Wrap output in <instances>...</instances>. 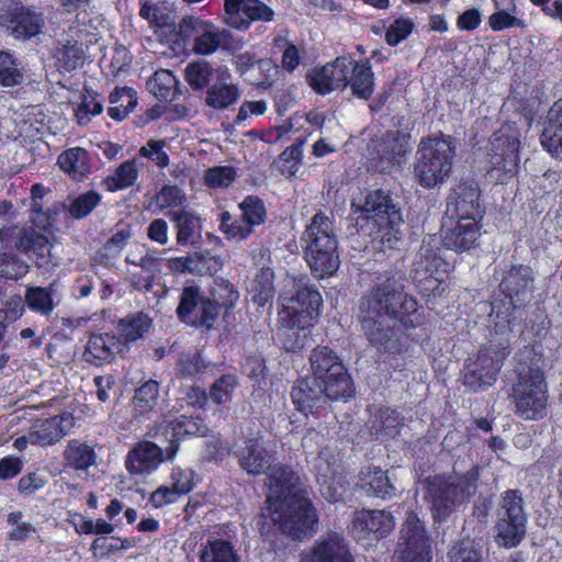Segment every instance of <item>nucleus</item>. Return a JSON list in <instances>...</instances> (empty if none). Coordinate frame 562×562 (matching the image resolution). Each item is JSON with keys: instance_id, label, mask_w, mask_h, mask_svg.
<instances>
[{"instance_id": "nucleus-26", "label": "nucleus", "mask_w": 562, "mask_h": 562, "mask_svg": "<svg viewBox=\"0 0 562 562\" xmlns=\"http://www.w3.org/2000/svg\"><path fill=\"white\" fill-rule=\"evenodd\" d=\"M294 408L304 416L316 415L327 397L321 387H314L307 378L297 379L290 392Z\"/></svg>"}, {"instance_id": "nucleus-48", "label": "nucleus", "mask_w": 562, "mask_h": 562, "mask_svg": "<svg viewBox=\"0 0 562 562\" xmlns=\"http://www.w3.org/2000/svg\"><path fill=\"white\" fill-rule=\"evenodd\" d=\"M0 239L7 246H14L19 250L27 252L34 248L35 229L33 225L3 227L0 229Z\"/></svg>"}, {"instance_id": "nucleus-40", "label": "nucleus", "mask_w": 562, "mask_h": 562, "mask_svg": "<svg viewBox=\"0 0 562 562\" xmlns=\"http://www.w3.org/2000/svg\"><path fill=\"white\" fill-rule=\"evenodd\" d=\"M148 90L160 101L170 102L181 94L180 83L169 69H158L147 81Z\"/></svg>"}, {"instance_id": "nucleus-56", "label": "nucleus", "mask_w": 562, "mask_h": 562, "mask_svg": "<svg viewBox=\"0 0 562 562\" xmlns=\"http://www.w3.org/2000/svg\"><path fill=\"white\" fill-rule=\"evenodd\" d=\"M220 221V231L225 235L228 240L238 239L245 240L247 239L254 231L248 226L244 218H233L232 214L228 211H223L218 216Z\"/></svg>"}, {"instance_id": "nucleus-31", "label": "nucleus", "mask_w": 562, "mask_h": 562, "mask_svg": "<svg viewBox=\"0 0 562 562\" xmlns=\"http://www.w3.org/2000/svg\"><path fill=\"white\" fill-rule=\"evenodd\" d=\"M303 252L312 274L317 279L333 277L340 267L338 246H333L331 249L317 248L313 251L304 250Z\"/></svg>"}, {"instance_id": "nucleus-27", "label": "nucleus", "mask_w": 562, "mask_h": 562, "mask_svg": "<svg viewBox=\"0 0 562 562\" xmlns=\"http://www.w3.org/2000/svg\"><path fill=\"white\" fill-rule=\"evenodd\" d=\"M74 426L75 417L72 413L67 411H59L43 419L37 418V445H55L64 438Z\"/></svg>"}, {"instance_id": "nucleus-22", "label": "nucleus", "mask_w": 562, "mask_h": 562, "mask_svg": "<svg viewBox=\"0 0 562 562\" xmlns=\"http://www.w3.org/2000/svg\"><path fill=\"white\" fill-rule=\"evenodd\" d=\"M122 351L119 338L114 333L93 330L87 333L82 359L89 364L101 367L112 363L116 355Z\"/></svg>"}, {"instance_id": "nucleus-13", "label": "nucleus", "mask_w": 562, "mask_h": 562, "mask_svg": "<svg viewBox=\"0 0 562 562\" xmlns=\"http://www.w3.org/2000/svg\"><path fill=\"white\" fill-rule=\"evenodd\" d=\"M524 307L520 303L494 291L490 300L477 303L475 310L477 318L491 335H505L519 324Z\"/></svg>"}, {"instance_id": "nucleus-17", "label": "nucleus", "mask_w": 562, "mask_h": 562, "mask_svg": "<svg viewBox=\"0 0 562 562\" xmlns=\"http://www.w3.org/2000/svg\"><path fill=\"white\" fill-rule=\"evenodd\" d=\"M224 260L210 249L167 259L166 267L172 273L196 277H214L222 270Z\"/></svg>"}, {"instance_id": "nucleus-50", "label": "nucleus", "mask_w": 562, "mask_h": 562, "mask_svg": "<svg viewBox=\"0 0 562 562\" xmlns=\"http://www.w3.org/2000/svg\"><path fill=\"white\" fill-rule=\"evenodd\" d=\"M213 74L214 69L209 61H191L184 69V80L193 91H200L210 86Z\"/></svg>"}, {"instance_id": "nucleus-43", "label": "nucleus", "mask_w": 562, "mask_h": 562, "mask_svg": "<svg viewBox=\"0 0 562 562\" xmlns=\"http://www.w3.org/2000/svg\"><path fill=\"white\" fill-rule=\"evenodd\" d=\"M138 179V168L135 159L120 164L111 175L106 176L101 184L109 192L122 191L131 188Z\"/></svg>"}, {"instance_id": "nucleus-19", "label": "nucleus", "mask_w": 562, "mask_h": 562, "mask_svg": "<svg viewBox=\"0 0 562 562\" xmlns=\"http://www.w3.org/2000/svg\"><path fill=\"white\" fill-rule=\"evenodd\" d=\"M481 189L476 181L463 180L459 182L449 195L448 207L457 218L482 220L485 207L480 202Z\"/></svg>"}, {"instance_id": "nucleus-46", "label": "nucleus", "mask_w": 562, "mask_h": 562, "mask_svg": "<svg viewBox=\"0 0 562 562\" xmlns=\"http://www.w3.org/2000/svg\"><path fill=\"white\" fill-rule=\"evenodd\" d=\"M168 428L175 441H181L191 437L205 436L207 427L200 417L181 415L169 422Z\"/></svg>"}, {"instance_id": "nucleus-7", "label": "nucleus", "mask_w": 562, "mask_h": 562, "mask_svg": "<svg viewBox=\"0 0 562 562\" xmlns=\"http://www.w3.org/2000/svg\"><path fill=\"white\" fill-rule=\"evenodd\" d=\"M520 130L514 122L504 123L488 142L487 175L496 183L506 184L519 171Z\"/></svg>"}, {"instance_id": "nucleus-21", "label": "nucleus", "mask_w": 562, "mask_h": 562, "mask_svg": "<svg viewBox=\"0 0 562 562\" xmlns=\"http://www.w3.org/2000/svg\"><path fill=\"white\" fill-rule=\"evenodd\" d=\"M301 241L303 245V251H313L317 248L331 249L333 246H338L335 218L326 215L323 211L316 212L303 231Z\"/></svg>"}, {"instance_id": "nucleus-47", "label": "nucleus", "mask_w": 562, "mask_h": 562, "mask_svg": "<svg viewBox=\"0 0 562 562\" xmlns=\"http://www.w3.org/2000/svg\"><path fill=\"white\" fill-rule=\"evenodd\" d=\"M240 97L237 86L229 83H215L209 87L205 104L214 110H225L235 104Z\"/></svg>"}, {"instance_id": "nucleus-24", "label": "nucleus", "mask_w": 562, "mask_h": 562, "mask_svg": "<svg viewBox=\"0 0 562 562\" xmlns=\"http://www.w3.org/2000/svg\"><path fill=\"white\" fill-rule=\"evenodd\" d=\"M312 562H355L349 543L336 531L323 535L311 549Z\"/></svg>"}, {"instance_id": "nucleus-49", "label": "nucleus", "mask_w": 562, "mask_h": 562, "mask_svg": "<svg viewBox=\"0 0 562 562\" xmlns=\"http://www.w3.org/2000/svg\"><path fill=\"white\" fill-rule=\"evenodd\" d=\"M159 396V383L149 379L144 381L134 393L133 404L137 415H145L154 409Z\"/></svg>"}, {"instance_id": "nucleus-42", "label": "nucleus", "mask_w": 562, "mask_h": 562, "mask_svg": "<svg viewBox=\"0 0 562 562\" xmlns=\"http://www.w3.org/2000/svg\"><path fill=\"white\" fill-rule=\"evenodd\" d=\"M361 482L367 493L374 497L389 499L396 495L387 472L379 468L369 467L366 472H361Z\"/></svg>"}, {"instance_id": "nucleus-55", "label": "nucleus", "mask_w": 562, "mask_h": 562, "mask_svg": "<svg viewBox=\"0 0 562 562\" xmlns=\"http://www.w3.org/2000/svg\"><path fill=\"white\" fill-rule=\"evenodd\" d=\"M238 385V379L235 374L226 373L216 379L210 386V398L216 405L229 403Z\"/></svg>"}, {"instance_id": "nucleus-9", "label": "nucleus", "mask_w": 562, "mask_h": 562, "mask_svg": "<svg viewBox=\"0 0 562 562\" xmlns=\"http://www.w3.org/2000/svg\"><path fill=\"white\" fill-rule=\"evenodd\" d=\"M527 521L522 492L519 488L504 491L496 509V542L506 549L518 547L526 537Z\"/></svg>"}, {"instance_id": "nucleus-53", "label": "nucleus", "mask_w": 562, "mask_h": 562, "mask_svg": "<svg viewBox=\"0 0 562 562\" xmlns=\"http://www.w3.org/2000/svg\"><path fill=\"white\" fill-rule=\"evenodd\" d=\"M241 211V217L245 223L254 231L255 226L263 224L267 220V207L262 199L258 195H247L238 204Z\"/></svg>"}, {"instance_id": "nucleus-30", "label": "nucleus", "mask_w": 562, "mask_h": 562, "mask_svg": "<svg viewBox=\"0 0 562 562\" xmlns=\"http://www.w3.org/2000/svg\"><path fill=\"white\" fill-rule=\"evenodd\" d=\"M371 431L380 440L396 438L404 425L400 412L387 406L378 407L370 418Z\"/></svg>"}, {"instance_id": "nucleus-29", "label": "nucleus", "mask_w": 562, "mask_h": 562, "mask_svg": "<svg viewBox=\"0 0 562 562\" xmlns=\"http://www.w3.org/2000/svg\"><path fill=\"white\" fill-rule=\"evenodd\" d=\"M57 165L71 180L85 181L91 173V158L87 149L71 147L64 150L57 158Z\"/></svg>"}, {"instance_id": "nucleus-33", "label": "nucleus", "mask_w": 562, "mask_h": 562, "mask_svg": "<svg viewBox=\"0 0 562 562\" xmlns=\"http://www.w3.org/2000/svg\"><path fill=\"white\" fill-rule=\"evenodd\" d=\"M376 151L382 162L387 166L401 165L408 151V139L400 131H386L381 137Z\"/></svg>"}, {"instance_id": "nucleus-64", "label": "nucleus", "mask_w": 562, "mask_h": 562, "mask_svg": "<svg viewBox=\"0 0 562 562\" xmlns=\"http://www.w3.org/2000/svg\"><path fill=\"white\" fill-rule=\"evenodd\" d=\"M353 58L350 56H338L335 60L327 63L325 67L333 70V79L339 90L348 87L349 76L352 71Z\"/></svg>"}, {"instance_id": "nucleus-54", "label": "nucleus", "mask_w": 562, "mask_h": 562, "mask_svg": "<svg viewBox=\"0 0 562 562\" xmlns=\"http://www.w3.org/2000/svg\"><path fill=\"white\" fill-rule=\"evenodd\" d=\"M304 138H299L291 146L286 147L279 156L278 167L280 172L285 177L294 176L303 159Z\"/></svg>"}, {"instance_id": "nucleus-57", "label": "nucleus", "mask_w": 562, "mask_h": 562, "mask_svg": "<svg viewBox=\"0 0 562 562\" xmlns=\"http://www.w3.org/2000/svg\"><path fill=\"white\" fill-rule=\"evenodd\" d=\"M333 70L328 67H315L306 75V81L314 92L326 95L334 90H339L333 79Z\"/></svg>"}, {"instance_id": "nucleus-3", "label": "nucleus", "mask_w": 562, "mask_h": 562, "mask_svg": "<svg viewBox=\"0 0 562 562\" xmlns=\"http://www.w3.org/2000/svg\"><path fill=\"white\" fill-rule=\"evenodd\" d=\"M403 223L401 210L382 189L367 194L356 221L359 232L369 236L372 247L379 251L396 248L402 239Z\"/></svg>"}, {"instance_id": "nucleus-16", "label": "nucleus", "mask_w": 562, "mask_h": 562, "mask_svg": "<svg viewBox=\"0 0 562 562\" xmlns=\"http://www.w3.org/2000/svg\"><path fill=\"white\" fill-rule=\"evenodd\" d=\"M395 527L394 516L385 509H357L349 535L358 543L371 544L386 538Z\"/></svg>"}, {"instance_id": "nucleus-58", "label": "nucleus", "mask_w": 562, "mask_h": 562, "mask_svg": "<svg viewBox=\"0 0 562 562\" xmlns=\"http://www.w3.org/2000/svg\"><path fill=\"white\" fill-rule=\"evenodd\" d=\"M448 562H483V553L473 540L456 542L447 553Z\"/></svg>"}, {"instance_id": "nucleus-1", "label": "nucleus", "mask_w": 562, "mask_h": 562, "mask_svg": "<svg viewBox=\"0 0 562 562\" xmlns=\"http://www.w3.org/2000/svg\"><path fill=\"white\" fill-rule=\"evenodd\" d=\"M359 311V321L370 344L390 355H404L409 345L393 339L394 328L385 325L384 319L395 322L411 342L425 346L431 339L430 315L394 276L374 282L362 295Z\"/></svg>"}, {"instance_id": "nucleus-5", "label": "nucleus", "mask_w": 562, "mask_h": 562, "mask_svg": "<svg viewBox=\"0 0 562 562\" xmlns=\"http://www.w3.org/2000/svg\"><path fill=\"white\" fill-rule=\"evenodd\" d=\"M454 156L452 136L440 132L438 135L423 138L414 164L417 183L424 189H432L445 182L451 173Z\"/></svg>"}, {"instance_id": "nucleus-44", "label": "nucleus", "mask_w": 562, "mask_h": 562, "mask_svg": "<svg viewBox=\"0 0 562 562\" xmlns=\"http://www.w3.org/2000/svg\"><path fill=\"white\" fill-rule=\"evenodd\" d=\"M211 300L216 304V319L221 310L224 315H229L239 300V291L236 285L227 279L217 278L214 280V289L211 292Z\"/></svg>"}, {"instance_id": "nucleus-59", "label": "nucleus", "mask_w": 562, "mask_h": 562, "mask_svg": "<svg viewBox=\"0 0 562 562\" xmlns=\"http://www.w3.org/2000/svg\"><path fill=\"white\" fill-rule=\"evenodd\" d=\"M245 19L238 25L247 30L252 22H270L274 19V11L261 0H248L243 13Z\"/></svg>"}, {"instance_id": "nucleus-60", "label": "nucleus", "mask_w": 562, "mask_h": 562, "mask_svg": "<svg viewBox=\"0 0 562 562\" xmlns=\"http://www.w3.org/2000/svg\"><path fill=\"white\" fill-rule=\"evenodd\" d=\"M103 112V103L100 94L92 89L85 88L81 103L79 104L76 116L79 124H83L82 120H89V115L97 116Z\"/></svg>"}, {"instance_id": "nucleus-62", "label": "nucleus", "mask_w": 562, "mask_h": 562, "mask_svg": "<svg viewBox=\"0 0 562 562\" xmlns=\"http://www.w3.org/2000/svg\"><path fill=\"white\" fill-rule=\"evenodd\" d=\"M155 201L160 210H165L182 206L187 201V196L178 186L164 184L157 192Z\"/></svg>"}, {"instance_id": "nucleus-25", "label": "nucleus", "mask_w": 562, "mask_h": 562, "mask_svg": "<svg viewBox=\"0 0 562 562\" xmlns=\"http://www.w3.org/2000/svg\"><path fill=\"white\" fill-rule=\"evenodd\" d=\"M481 221L482 220L458 218L454 226L445 233L442 237L443 246L456 252L475 249L481 236Z\"/></svg>"}, {"instance_id": "nucleus-52", "label": "nucleus", "mask_w": 562, "mask_h": 562, "mask_svg": "<svg viewBox=\"0 0 562 562\" xmlns=\"http://www.w3.org/2000/svg\"><path fill=\"white\" fill-rule=\"evenodd\" d=\"M136 546L134 538H121L112 536L98 537L95 538L90 547V550L94 557L108 558L119 551L127 550Z\"/></svg>"}, {"instance_id": "nucleus-32", "label": "nucleus", "mask_w": 562, "mask_h": 562, "mask_svg": "<svg viewBox=\"0 0 562 562\" xmlns=\"http://www.w3.org/2000/svg\"><path fill=\"white\" fill-rule=\"evenodd\" d=\"M171 221L175 223L177 244L180 246L198 245L201 243V217L186 210L172 212Z\"/></svg>"}, {"instance_id": "nucleus-41", "label": "nucleus", "mask_w": 562, "mask_h": 562, "mask_svg": "<svg viewBox=\"0 0 562 562\" xmlns=\"http://www.w3.org/2000/svg\"><path fill=\"white\" fill-rule=\"evenodd\" d=\"M109 102L112 106L108 109V115L116 122H122L135 110L138 98L131 87H115L109 95Z\"/></svg>"}, {"instance_id": "nucleus-11", "label": "nucleus", "mask_w": 562, "mask_h": 562, "mask_svg": "<svg viewBox=\"0 0 562 562\" xmlns=\"http://www.w3.org/2000/svg\"><path fill=\"white\" fill-rule=\"evenodd\" d=\"M450 263L440 256L439 248L423 245L414 262L412 279L417 291L426 297L442 296L448 288Z\"/></svg>"}, {"instance_id": "nucleus-14", "label": "nucleus", "mask_w": 562, "mask_h": 562, "mask_svg": "<svg viewBox=\"0 0 562 562\" xmlns=\"http://www.w3.org/2000/svg\"><path fill=\"white\" fill-rule=\"evenodd\" d=\"M176 315L188 326L210 330L216 323V304L199 284L192 282L182 288Z\"/></svg>"}, {"instance_id": "nucleus-38", "label": "nucleus", "mask_w": 562, "mask_h": 562, "mask_svg": "<svg viewBox=\"0 0 562 562\" xmlns=\"http://www.w3.org/2000/svg\"><path fill=\"white\" fill-rule=\"evenodd\" d=\"M199 562H240V558L232 541L210 538L201 544Z\"/></svg>"}, {"instance_id": "nucleus-34", "label": "nucleus", "mask_w": 562, "mask_h": 562, "mask_svg": "<svg viewBox=\"0 0 562 562\" xmlns=\"http://www.w3.org/2000/svg\"><path fill=\"white\" fill-rule=\"evenodd\" d=\"M0 24L15 38L26 40L35 35V16L30 9L15 4L9 13L0 14Z\"/></svg>"}, {"instance_id": "nucleus-8", "label": "nucleus", "mask_w": 562, "mask_h": 562, "mask_svg": "<svg viewBox=\"0 0 562 562\" xmlns=\"http://www.w3.org/2000/svg\"><path fill=\"white\" fill-rule=\"evenodd\" d=\"M515 414L525 420H540L548 414L549 389L543 370L529 367L519 372L512 386Z\"/></svg>"}, {"instance_id": "nucleus-10", "label": "nucleus", "mask_w": 562, "mask_h": 562, "mask_svg": "<svg viewBox=\"0 0 562 562\" xmlns=\"http://www.w3.org/2000/svg\"><path fill=\"white\" fill-rule=\"evenodd\" d=\"M322 307L323 296L316 285L300 282L279 311L280 325L289 330H305L318 322Z\"/></svg>"}, {"instance_id": "nucleus-39", "label": "nucleus", "mask_w": 562, "mask_h": 562, "mask_svg": "<svg viewBox=\"0 0 562 562\" xmlns=\"http://www.w3.org/2000/svg\"><path fill=\"white\" fill-rule=\"evenodd\" d=\"M139 4V16L146 20L156 32H171L176 29L175 15L162 2L151 3L149 0H140Z\"/></svg>"}, {"instance_id": "nucleus-20", "label": "nucleus", "mask_w": 562, "mask_h": 562, "mask_svg": "<svg viewBox=\"0 0 562 562\" xmlns=\"http://www.w3.org/2000/svg\"><path fill=\"white\" fill-rule=\"evenodd\" d=\"M533 271L526 265H512L503 273L496 292L526 306L533 292Z\"/></svg>"}, {"instance_id": "nucleus-51", "label": "nucleus", "mask_w": 562, "mask_h": 562, "mask_svg": "<svg viewBox=\"0 0 562 562\" xmlns=\"http://www.w3.org/2000/svg\"><path fill=\"white\" fill-rule=\"evenodd\" d=\"M102 202V195L95 190L78 194L68 205L69 215L77 221L88 217Z\"/></svg>"}, {"instance_id": "nucleus-18", "label": "nucleus", "mask_w": 562, "mask_h": 562, "mask_svg": "<svg viewBox=\"0 0 562 562\" xmlns=\"http://www.w3.org/2000/svg\"><path fill=\"white\" fill-rule=\"evenodd\" d=\"M236 457L240 469L247 474L252 476L267 474L269 481L273 469L282 465L281 463L273 464L274 451L268 449L258 438H247L245 447L236 451Z\"/></svg>"}, {"instance_id": "nucleus-37", "label": "nucleus", "mask_w": 562, "mask_h": 562, "mask_svg": "<svg viewBox=\"0 0 562 562\" xmlns=\"http://www.w3.org/2000/svg\"><path fill=\"white\" fill-rule=\"evenodd\" d=\"M65 467L76 471H87L97 461L94 448L79 439H71L63 453Z\"/></svg>"}, {"instance_id": "nucleus-36", "label": "nucleus", "mask_w": 562, "mask_h": 562, "mask_svg": "<svg viewBox=\"0 0 562 562\" xmlns=\"http://www.w3.org/2000/svg\"><path fill=\"white\" fill-rule=\"evenodd\" d=\"M348 86L352 94L361 100H369L374 91L375 76L370 59L355 60Z\"/></svg>"}, {"instance_id": "nucleus-2", "label": "nucleus", "mask_w": 562, "mask_h": 562, "mask_svg": "<svg viewBox=\"0 0 562 562\" xmlns=\"http://www.w3.org/2000/svg\"><path fill=\"white\" fill-rule=\"evenodd\" d=\"M267 504L273 522L289 538L302 541L317 532V509L301 477L290 465H279L270 474Z\"/></svg>"}, {"instance_id": "nucleus-23", "label": "nucleus", "mask_w": 562, "mask_h": 562, "mask_svg": "<svg viewBox=\"0 0 562 562\" xmlns=\"http://www.w3.org/2000/svg\"><path fill=\"white\" fill-rule=\"evenodd\" d=\"M164 461L162 449L153 441L139 440L127 452L125 469L131 475L150 474Z\"/></svg>"}, {"instance_id": "nucleus-15", "label": "nucleus", "mask_w": 562, "mask_h": 562, "mask_svg": "<svg viewBox=\"0 0 562 562\" xmlns=\"http://www.w3.org/2000/svg\"><path fill=\"white\" fill-rule=\"evenodd\" d=\"M397 562H431V542L424 521L415 510H408L400 530Z\"/></svg>"}, {"instance_id": "nucleus-35", "label": "nucleus", "mask_w": 562, "mask_h": 562, "mask_svg": "<svg viewBox=\"0 0 562 562\" xmlns=\"http://www.w3.org/2000/svg\"><path fill=\"white\" fill-rule=\"evenodd\" d=\"M150 326L151 319L144 312L128 314L119 319L116 325V338H119L122 350H124L128 344L143 338V336L149 330Z\"/></svg>"}, {"instance_id": "nucleus-12", "label": "nucleus", "mask_w": 562, "mask_h": 562, "mask_svg": "<svg viewBox=\"0 0 562 562\" xmlns=\"http://www.w3.org/2000/svg\"><path fill=\"white\" fill-rule=\"evenodd\" d=\"M508 353V344L502 348H495L493 345L481 347L475 357L468 358L464 363L463 385L473 393L492 386Z\"/></svg>"}, {"instance_id": "nucleus-63", "label": "nucleus", "mask_w": 562, "mask_h": 562, "mask_svg": "<svg viewBox=\"0 0 562 562\" xmlns=\"http://www.w3.org/2000/svg\"><path fill=\"white\" fill-rule=\"evenodd\" d=\"M414 27L415 24L412 19L402 16L397 18L386 29L385 42L392 47L397 46L413 33Z\"/></svg>"}, {"instance_id": "nucleus-61", "label": "nucleus", "mask_w": 562, "mask_h": 562, "mask_svg": "<svg viewBox=\"0 0 562 562\" xmlns=\"http://www.w3.org/2000/svg\"><path fill=\"white\" fill-rule=\"evenodd\" d=\"M236 178V170L232 166H216L209 168L204 173V183L213 189L227 188Z\"/></svg>"}, {"instance_id": "nucleus-45", "label": "nucleus", "mask_w": 562, "mask_h": 562, "mask_svg": "<svg viewBox=\"0 0 562 562\" xmlns=\"http://www.w3.org/2000/svg\"><path fill=\"white\" fill-rule=\"evenodd\" d=\"M249 294L251 300L259 307L271 303L274 294V273L270 268H261L251 282Z\"/></svg>"}, {"instance_id": "nucleus-6", "label": "nucleus", "mask_w": 562, "mask_h": 562, "mask_svg": "<svg viewBox=\"0 0 562 562\" xmlns=\"http://www.w3.org/2000/svg\"><path fill=\"white\" fill-rule=\"evenodd\" d=\"M311 371L316 386L329 400L347 401L355 395V386L341 358L328 346H316L310 355Z\"/></svg>"}, {"instance_id": "nucleus-28", "label": "nucleus", "mask_w": 562, "mask_h": 562, "mask_svg": "<svg viewBox=\"0 0 562 562\" xmlns=\"http://www.w3.org/2000/svg\"><path fill=\"white\" fill-rule=\"evenodd\" d=\"M540 143L552 157L562 159V99L555 101L549 110Z\"/></svg>"}, {"instance_id": "nucleus-4", "label": "nucleus", "mask_w": 562, "mask_h": 562, "mask_svg": "<svg viewBox=\"0 0 562 562\" xmlns=\"http://www.w3.org/2000/svg\"><path fill=\"white\" fill-rule=\"evenodd\" d=\"M479 476V467L473 465L456 481L450 475L426 479L425 499L435 522L447 521L457 507L475 492Z\"/></svg>"}]
</instances>
